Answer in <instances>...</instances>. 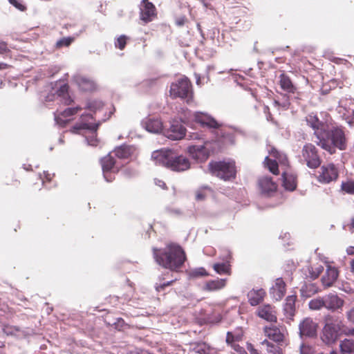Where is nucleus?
Here are the masks:
<instances>
[{
    "label": "nucleus",
    "instance_id": "1",
    "mask_svg": "<svg viewBox=\"0 0 354 354\" xmlns=\"http://www.w3.org/2000/svg\"><path fill=\"white\" fill-rule=\"evenodd\" d=\"M153 254L158 265L173 272H178L187 260L185 250L176 243L167 244L162 250L153 248Z\"/></svg>",
    "mask_w": 354,
    "mask_h": 354
},
{
    "label": "nucleus",
    "instance_id": "2",
    "mask_svg": "<svg viewBox=\"0 0 354 354\" xmlns=\"http://www.w3.org/2000/svg\"><path fill=\"white\" fill-rule=\"evenodd\" d=\"M317 146L330 154L336 153V150H345L347 147V138L342 126H333L323 131H317L316 140Z\"/></svg>",
    "mask_w": 354,
    "mask_h": 354
},
{
    "label": "nucleus",
    "instance_id": "3",
    "mask_svg": "<svg viewBox=\"0 0 354 354\" xmlns=\"http://www.w3.org/2000/svg\"><path fill=\"white\" fill-rule=\"evenodd\" d=\"M153 156L162 162V165L175 171H183L190 167L189 160L183 156H178L171 150L154 153Z\"/></svg>",
    "mask_w": 354,
    "mask_h": 354
},
{
    "label": "nucleus",
    "instance_id": "4",
    "mask_svg": "<svg viewBox=\"0 0 354 354\" xmlns=\"http://www.w3.org/2000/svg\"><path fill=\"white\" fill-rule=\"evenodd\" d=\"M209 172L225 181L236 177V170L234 162L225 161H211L208 164Z\"/></svg>",
    "mask_w": 354,
    "mask_h": 354
},
{
    "label": "nucleus",
    "instance_id": "5",
    "mask_svg": "<svg viewBox=\"0 0 354 354\" xmlns=\"http://www.w3.org/2000/svg\"><path fill=\"white\" fill-rule=\"evenodd\" d=\"M189 139L191 140H201V144L198 145H190L187 148V151L192 158L200 161H205L209 156V150L205 147V141L203 138L198 133H193L189 135Z\"/></svg>",
    "mask_w": 354,
    "mask_h": 354
},
{
    "label": "nucleus",
    "instance_id": "6",
    "mask_svg": "<svg viewBox=\"0 0 354 354\" xmlns=\"http://www.w3.org/2000/svg\"><path fill=\"white\" fill-rule=\"evenodd\" d=\"M301 156L306 165L310 169H316L321 165L322 160L318 150L312 143H306L301 149Z\"/></svg>",
    "mask_w": 354,
    "mask_h": 354
},
{
    "label": "nucleus",
    "instance_id": "7",
    "mask_svg": "<svg viewBox=\"0 0 354 354\" xmlns=\"http://www.w3.org/2000/svg\"><path fill=\"white\" fill-rule=\"evenodd\" d=\"M158 18L155 5L149 0H142L139 6V19L143 24H147Z\"/></svg>",
    "mask_w": 354,
    "mask_h": 354
},
{
    "label": "nucleus",
    "instance_id": "8",
    "mask_svg": "<svg viewBox=\"0 0 354 354\" xmlns=\"http://www.w3.org/2000/svg\"><path fill=\"white\" fill-rule=\"evenodd\" d=\"M170 95L173 97L187 98L192 94V84L187 78H181L170 86Z\"/></svg>",
    "mask_w": 354,
    "mask_h": 354
},
{
    "label": "nucleus",
    "instance_id": "9",
    "mask_svg": "<svg viewBox=\"0 0 354 354\" xmlns=\"http://www.w3.org/2000/svg\"><path fill=\"white\" fill-rule=\"evenodd\" d=\"M339 176L338 169L333 163L322 165L318 171L317 180L322 184H328L335 181Z\"/></svg>",
    "mask_w": 354,
    "mask_h": 354
},
{
    "label": "nucleus",
    "instance_id": "10",
    "mask_svg": "<svg viewBox=\"0 0 354 354\" xmlns=\"http://www.w3.org/2000/svg\"><path fill=\"white\" fill-rule=\"evenodd\" d=\"M93 115L91 114H82L80 116V120L79 122L76 123L72 127V132L75 133H78L80 130L82 129H88L91 130L93 132H96L100 123L91 122V120H93Z\"/></svg>",
    "mask_w": 354,
    "mask_h": 354
},
{
    "label": "nucleus",
    "instance_id": "11",
    "mask_svg": "<svg viewBox=\"0 0 354 354\" xmlns=\"http://www.w3.org/2000/svg\"><path fill=\"white\" fill-rule=\"evenodd\" d=\"M69 86L67 84H64L59 86L55 91V93L49 94L46 96V101H53L55 99V95L60 97L61 102L66 106L72 104L73 100L68 95Z\"/></svg>",
    "mask_w": 354,
    "mask_h": 354
},
{
    "label": "nucleus",
    "instance_id": "12",
    "mask_svg": "<svg viewBox=\"0 0 354 354\" xmlns=\"http://www.w3.org/2000/svg\"><path fill=\"white\" fill-rule=\"evenodd\" d=\"M259 188L261 194L267 196H270L277 190V185L271 177L263 176L258 180Z\"/></svg>",
    "mask_w": 354,
    "mask_h": 354
},
{
    "label": "nucleus",
    "instance_id": "13",
    "mask_svg": "<svg viewBox=\"0 0 354 354\" xmlns=\"http://www.w3.org/2000/svg\"><path fill=\"white\" fill-rule=\"evenodd\" d=\"M194 120L202 127L209 129H219L222 124L217 122L214 118L203 113H196L194 115Z\"/></svg>",
    "mask_w": 354,
    "mask_h": 354
},
{
    "label": "nucleus",
    "instance_id": "14",
    "mask_svg": "<svg viewBox=\"0 0 354 354\" xmlns=\"http://www.w3.org/2000/svg\"><path fill=\"white\" fill-rule=\"evenodd\" d=\"M286 292V284L282 277L276 279L274 284L270 288V294L276 301H280Z\"/></svg>",
    "mask_w": 354,
    "mask_h": 354
},
{
    "label": "nucleus",
    "instance_id": "15",
    "mask_svg": "<svg viewBox=\"0 0 354 354\" xmlns=\"http://www.w3.org/2000/svg\"><path fill=\"white\" fill-rule=\"evenodd\" d=\"M344 325L342 321L335 316H327L324 319V332H339Z\"/></svg>",
    "mask_w": 354,
    "mask_h": 354
},
{
    "label": "nucleus",
    "instance_id": "16",
    "mask_svg": "<svg viewBox=\"0 0 354 354\" xmlns=\"http://www.w3.org/2000/svg\"><path fill=\"white\" fill-rule=\"evenodd\" d=\"M257 314L259 317L268 322H277L276 311L274 310V307L271 305L267 304L259 306L257 310Z\"/></svg>",
    "mask_w": 354,
    "mask_h": 354
},
{
    "label": "nucleus",
    "instance_id": "17",
    "mask_svg": "<svg viewBox=\"0 0 354 354\" xmlns=\"http://www.w3.org/2000/svg\"><path fill=\"white\" fill-rule=\"evenodd\" d=\"M324 299L325 308L332 311L341 309L344 304V301L335 294H328L324 297Z\"/></svg>",
    "mask_w": 354,
    "mask_h": 354
},
{
    "label": "nucleus",
    "instance_id": "18",
    "mask_svg": "<svg viewBox=\"0 0 354 354\" xmlns=\"http://www.w3.org/2000/svg\"><path fill=\"white\" fill-rule=\"evenodd\" d=\"M82 108L80 106L75 107L66 108L62 111L57 112L55 114V120L58 123H66L69 120V118L76 115L79 111H82Z\"/></svg>",
    "mask_w": 354,
    "mask_h": 354
},
{
    "label": "nucleus",
    "instance_id": "19",
    "mask_svg": "<svg viewBox=\"0 0 354 354\" xmlns=\"http://www.w3.org/2000/svg\"><path fill=\"white\" fill-rule=\"evenodd\" d=\"M339 272L335 267L328 266L322 277V283L325 288L331 287L337 279Z\"/></svg>",
    "mask_w": 354,
    "mask_h": 354
},
{
    "label": "nucleus",
    "instance_id": "20",
    "mask_svg": "<svg viewBox=\"0 0 354 354\" xmlns=\"http://www.w3.org/2000/svg\"><path fill=\"white\" fill-rule=\"evenodd\" d=\"M186 129L181 124L173 123L168 132L167 137L171 140H180L185 136Z\"/></svg>",
    "mask_w": 354,
    "mask_h": 354
},
{
    "label": "nucleus",
    "instance_id": "21",
    "mask_svg": "<svg viewBox=\"0 0 354 354\" xmlns=\"http://www.w3.org/2000/svg\"><path fill=\"white\" fill-rule=\"evenodd\" d=\"M283 186L286 190L294 191L297 188V176L288 171L282 173Z\"/></svg>",
    "mask_w": 354,
    "mask_h": 354
},
{
    "label": "nucleus",
    "instance_id": "22",
    "mask_svg": "<svg viewBox=\"0 0 354 354\" xmlns=\"http://www.w3.org/2000/svg\"><path fill=\"white\" fill-rule=\"evenodd\" d=\"M305 120L308 126L314 130V136L316 138L317 131H323L324 123L319 120L317 115L310 113L306 115Z\"/></svg>",
    "mask_w": 354,
    "mask_h": 354
},
{
    "label": "nucleus",
    "instance_id": "23",
    "mask_svg": "<svg viewBox=\"0 0 354 354\" xmlns=\"http://www.w3.org/2000/svg\"><path fill=\"white\" fill-rule=\"evenodd\" d=\"M101 165L103 171H113V173L118 172L120 167L117 166L116 161L110 153L101 159Z\"/></svg>",
    "mask_w": 354,
    "mask_h": 354
},
{
    "label": "nucleus",
    "instance_id": "24",
    "mask_svg": "<svg viewBox=\"0 0 354 354\" xmlns=\"http://www.w3.org/2000/svg\"><path fill=\"white\" fill-rule=\"evenodd\" d=\"M227 279H216L214 280H209L204 285L203 290L208 292L217 291L225 287Z\"/></svg>",
    "mask_w": 354,
    "mask_h": 354
},
{
    "label": "nucleus",
    "instance_id": "25",
    "mask_svg": "<svg viewBox=\"0 0 354 354\" xmlns=\"http://www.w3.org/2000/svg\"><path fill=\"white\" fill-rule=\"evenodd\" d=\"M243 334L238 333L236 336L234 333H227L226 342L231 347L240 354L245 353L244 348L237 342L242 338Z\"/></svg>",
    "mask_w": 354,
    "mask_h": 354
},
{
    "label": "nucleus",
    "instance_id": "26",
    "mask_svg": "<svg viewBox=\"0 0 354 354\" xmlns=\"http://www.w3.org/2000/svg\"><path fill=\"white\" fill-rule=\"evenodd\" d=\"M268 153L270 156L275 158L276 160H278V162L281 167H285L286 168L289 167L290 165L288 158L286 154L283 152L278 150L274 147H272L268 151Z\"/></svg>",
    "mask_w": 354,
    "mask_h": 354
},
{
    "label": "nucleus",
    "instance_id": "27",
    "mask_svg": "<svg viewBox=\"0 0 354 354\" xmlns=\"http://www.w3.org/2000/svg\"><path fill=\"white\" fill-rule=\"evenodd\" d=\"M135 151L136 149L133 146L123 145L115 148L114 153L120 159H127L135 153Z\"/></svg>",
    "mask_w": 354,
    "mask_h": 354
},
{
    "label": "nucleus",
    "instance_id": "28",
    "mask_svg": "<svg viewBox=\"0 0 354 354\" xmlns=\"http://www.w3.org/2000/svg\"><path fill=\"white\" fill-rule=\"evenodd\" d=\"M297 300V295H289L286 299V302L283 306V311L288 318H292L295 313V302Z\"/></svg>",
    "mask_w": 354,
    "mask_h": 354
},
{
    "label": "nucleus",
    "instance_id": "29",
    "mask_svg": "<svg viewBox=\"0 0 354 354\" xmlns=\"http://www.w3.org/2000/svg\"><path fill=\"white\" fill-rule=\"evenodd\" d=\"M279 85L282 90L290 93H295L297 87L292 84L290 77L285 73L279 75Z\"/></svg>",
    "mask_w": 354,
    "mask_h": 354
},
{
    "label": "nucleus",
    "instance_id": "30",
    "mask_svg": "<svg viewBox=\"0 0 354 354\" xmlns=\"http://www.w3.org/2000/svg\"><path fill=\"white\" fill-rule=\"evenodd\" d=\"M145 129L152 133H158L162 130V123L158 118H147L144 122Z\"/></svg>",
    "mask_w": 354,
    "mask_h": 354
},
{
    "label": "nucleus",
    "instance_id": "31",
    "mask_svg": "<svg viewBox=\"0 0 354 354\" xmlns=\"http://www.w3.org/2000/svg\"><path fill=\"white\" fill-rule=\"evenodd\" d=\"M266 292L263 289L252 290L248 294V301L252 306H257L263 299Z\"/></svg>",
    "mask_w": 354,
    "mask_h": 354
},
{
    "label": "nucleus",
    "instance_id": "32",
    "mask_svg": "<svg viewBox=\"0 0 354 354\" xmlns=\"http://www.w3.org/2000/svg\"><path fill=\"white\" fill-rule=\"evenodd\" d=\"M299 332H317L318 324L310 317L304 318L299 324Z\"/></svg>",
    "mask_w": 354,
    "mask_h": 354
},
{
    "label": "nucleus",
    "instance_id": "33",
    "mask_svg": "<svg viewBox=\"0 0 354 354\" xmlns=\"http://www.w3.org/2000/svg\"><path fill=\"white\" fill-rule=\"evenodd\" d=\"M77 82L81 90L83 91H93L95 88V82L86 77H80L77 79Z\"/></svg>",
    "mask_w": 354,
    "mask_h": 354
},
{
    "label": "nucleus",
    "instance_id": "34",
    "mask_svg": "<svg viewBox=\"0 0 354 354\" xmlns=\"http://www.w3.org/2000/svg\"><path fill=\"white\" fill-rule=\"evenodd\" d=\"M105 323L107 325L113 326V328L118 331H124L129 329V326L125 324L122 318H115V322H111L107 318L105 319Z\"/></svg>",
    "mask_w": 354,
    "mask_h": 354
},
{
    "label": "nucleus",
    "instance_id": "35",
    "mask_svg": "<svg viewBox=\"0 0 354 354\" xmlns=\"http://www.w3.org/2000/svg\"><path fill=\"white\" fill-rule=\"evenodd\" d=\"M340 351L342 354H352L354 353V341L345 339L340 343Z\"/></svg>",
    "mask_w": 354,
    "mask_h": 354
},
{
    "label": "nucleus",
    "instance_id": "36",
    "mask_svg": "<svg viewBox=\"0 0 354 354\" xmlns=\"http://www.w3.org/2000/svg\"><path fill=\"white\" fill-rule=\"evenodd\" d=\"M263 163L266 167H267L272 174H273L274 175L279 174V163L276 160H272L268 156H266L264 159Z\"/></svg>",
    "mask_w": 354,
    "mask_h": 354
},
{
    "label": "nucleus",
    "instance_id": "37",
    "mask_svg": "<svg viewBox=\"0 0 354 354\" xmlns=\"http://www.w3.org/2000/svg\"><path fill=\"white\" fill-rule=\"evenodd\" d=\"M212 268L219 274H226L230 275L231 274L230 265L227 263H214Z\"/></svg>",
    "mask_w": 354,
    "mask_h": 354
},
{
    "label": "nucleus",
    "instance_id": "38",
    "mask_svg": "<svg viewBox=\"0 0 354 354\" xmlns=\"http://www.w3.org/2000/svg\"><path fill=\"white\" fill-rule=\"evenodd\" d=\"M322 342L328 346L333 345L338 339V333H322L320 337Z\"/></svg>",
    "mask_w": 354,
    "mask_h": 354
},
{
    "label": "nucleus",
    "instance_id": "39",
    "mask_svg": "<svg viewBox=\"0 0 354 354\" xmlns=\"http://www.w3.org/2000/svg\"><path fill=\"white\" fill-rule=\"evenodd\" d=\"M262 344L266 345L268 354H283L281 348L279 346L274 345L272 342L265 339Z\"/></svg>",
    "mask_w": 354,
    "mask_h": 354
},
{
    "label": "nucleus",
    "instance_id": "40",
    "mask_svg": "<svg viewBox=\"0 0 354 354\" xmlns=\"http://www.w3.org/2000/svg\"><path fill=\"white\" fill-rule=\"evenodd\" d=\"M309 308L312 310H319L322 308H325V299L324 297H318L313 299L309 302Z\"/></svg>",
    "mask_w": 354,
    "mask_h": 354
},
{
    "label": "nucleus",
    "instance_id": "41",
    "mask_svg": "<svg viewBox=\"0 0 354 354\" xmlns=\"http://www.w3.org/2000/svg\"><path fill=\"white\" fill-rule=\"evenodd\" d=\"M268 341L270 342H275L277 344V346L282 345V343L284 341V334L283 333H268Z\"/></svg>",
    "mask_w": 354,
    "mask_h": 354
},
{
    "label": "nucleus",
    "instance_id": "42",
    "mask_svg": "<svg viewBox=\"0 0 354 354\" xmlns=\"http://www.w3.org/2000/svg\"><path fill=\"white\" fill-rule=\"evenodd\" d=\"M341 189L349 194H354V180H347L342 182Z\"/></svg>",
    "mask_w": 354,
    "mask_h": 354
},
{
    "label": "nucleus",
    "instance_id": "43",
    "mask_svg": "<svg viewBox=\"0 0 354 354\" xmlns=\"http://www.w3.org/2000/svg\"><path fill=\"white\" fill-rule=\"evenodd\" d=\"M189 274L192 278H197V277L209 276V273L203 267L195 268V269L191 270L189 272Z\"/></svg>",
    "mask_w": 354,
    "mask_h": 354
},
{
    "label": "nucleus",
    "instance_id": "44",
    "mask_svg": "<svg viewBox=\"0 0 354 354\" xmlns=\"http://www.w3.org/2000/svg\"><path fill=\"white\" fill-rule=\"evenodd\" d=\"M73 41H74L73 37H63L56 42L55 47L57 49H59L62 47H68L72 44V42Z\"/></svg>",
    "mask_w": 354,
    "mask_h": 354
},
{
    "label": "nucleus",
    "instance_id": "45",
    "mask_svg": "<svg viewBox=\"0 0 354 354\" xmlns=\"http://www.w3.org/2000/svg\"><path fill=\"white\" fill-rule=\"evenodd\" d=\"M103 106V104L100 100H89L87 102L86 105V109L92 111H95L96 110L100 109Z\"/></svg>",
    "mask_w": 354,
    "mask_h": 354
},
{
    "label": "nucleus",
    "instance_id": "46",
    "mask_svg": "<svg viewBox=\"0 0 354 354\" xmlns=\"http://www.w3.org/2000/svg\"><path fill=\"white\" fill-rule=\"evenodd\" d=\"M129 38L126 35H120L115 42V46L120 50L124 49Z\"/></svg>",
    "mask_w": 354,
    "mask_h": 354
},
{
    "label": "nucleus",
    "instance_id": "47",
    "mask_svg": "<svg viewBox=\"0 0 354 354\" xmlns=\"http://www.w3.org/2000/svg\"><path fill=\"white\" fill-rule=\"evenodd\" d=\"M55 177V174L50 173L48 171H44L42 174H40V178L42 180V183H50Z\"/></svg>",
    "mask_w": 354,
    "mask_h": 354
},
{
    "label": "nucleus",
    "instance_id": "48",
    "mask_svg": "<svg viewBox=\"0 0 354 354\" xmlns=\"http://www.w3.org/2000/svg\"><path fill=\"white\" fill-rule=\"evenodd\" d=\"M192 354H207L205 344H197L192 351Z\"/></svg>",
    "mask_w": 354,
    "mask_h": 354
},
{
    "label": "nucleus",
    "instance_id": "49",
    "mask_svg": "<svg viewBox=\"0 0 354 354\" xmlns=\"http://www.w3.org/2000/svg\"><path fill=\"white\" fill-rule=\"evenodd\" d=\"M207 191H211L209 187L199 189L196 193V198L198 201L204 200L207 196Z\"/></svg>",
    "mask_w": 354,
    "mask_h": 354
},
{
    "label": "nucleus",
    "instance_id": "50",
    "mask_svg": "<svg viewBox=\"0 0 354 354\" xmlns=\"http://www.w3.org/2000/svg\"><path fill=\"white\" fill-rule=\"evenodd\" d=\"M8 1L10 4H12L20 11L26 10V6L23 3L22 1H19L17 0H8Z\"/></svg>",
    "mask_w": 354,
    "mask_h": 354
},
{
    "label": "nucleus",
    "instance_id": "51",
    "mask_svg": "<svg viewBox=\"0 0 354 354\" xmlns=\"http://www.w3.org/2000/svg\"><path fill=\"white\" fill-rule=\"evenodd\" d=\"M174 281H175V280H171V281H167L166 283H163L162 284H159V285L156 284L155 286L156 290L157 292H160V291L163 290L166 287L171 286Z\"/></svg>",
    "mask_w": 354,
    "mask_h": 354
},
{
    "label": "nucleus",
    "instance_id": "52",
    "mask_svg": "<svg viewBox=\"0 0 354 354\" xmlns=\"http://www.w3.org/2000/svg\"><path fill=\"white\" fill-rule=\"evenodd\" d=\"M115 174L113 171H103L104 177L107 182H112L115 179Z\"/></svg>",
    "mask_w": 354,
    "mask_h": 354
},
{
    "label": "nucleus",
    "instance_id": "53",
    "mask_svg": "<svg viewBox=\"0 0 354 354\" xmlns=\"http://www.w3.org/2000/svg\"><path fill=\"white\" fill-rule=\"evenodd\" d=\"M346 316L348 321L354 324V307L346 312Z\"/></svg>",
    "mask_w": 354,
    "mask_h": 354
},
{
    "label": "nucleus",
    "instance_id": "54",
    "mask_svg": "<svg viewBox=\"0 0 354 354\" xmlns=\"http://www.w3.org/2000/svg\"><path fill=\"white\" fill-rule=\"evenodd\" d=\"M344 229L351 232L354 231V217H352L350 221L344 225Z\"/></svg>",
    "mask_w": 354,
    "mask_h": 354
},
{
    "label": "nucleus",
    "instance_id": "55",
    "mask_svg": "<svg viewBox=\"0 0 354 354\" xmlns=\"http://www.w3.org/2000/svg\"><path fill=\"white\" fill-rule=\"evenodd\" d=\"M10 50L8 48V45L4 41H0V54H3L9 52Z\"/></svg>",
    "mask_w": 354,
    "mask_h": 354
},
{
    "label": "nucleus",
    "instance_id": "56",
    "mask_svg": "<svg viewBox=\"0 0 354 354\" xmlns=\"http://www.w3.org/2000/svg\"><path fill=\"white\" fill-rule=\"evenodd\" d=\"M10 67V65L6 63L0 62V70L7 69Z\"/></svg>",
    "mask_w": 354,
    "mask_h": 354
},
{
    "label": "nucleus",
    "instance_id": "57",
    "mask_svg": "<svg viewBox=\"0 0 354 354\" xmlns=\"http://www.w3.org/2000/svg\"><path fill=\"white\" fill-rule=\"evenodd\" d=\"M185 18L183 17V18H181V19H179L176 24L178 25V26H182L185 24Z\"/></svg>",
    "mask_w": 354,
    "mask_h": 354
},
{
    "label": "nucleus",
    "instance_id": "58",
    "mask_svg": "<svg viewBox=\"0 0 354 354\" xmlns=\"http://www.w3.org/2000/svg\"><path fill=\"white\" fill-rule=\"evenodd\" d=\"M112 317L111 315H109L108 314L105 318H104V320L107 318L108 320H109L111 322H115V319H111Z\"/></svg>",
    "mask_w": 354,
    "mask_h": 354
},
{
    "label": "nucleus",
    "instance_id": "59",
    "mask_svg": "<svg viewBox=\"0 0 354 354\" xmlns=\"http://www.w3.org/2000/svg\"><path fill=\"white\" fill-rule=\"evenodd\" d=\"M348 254H354V247H351L348 249Z\"/></svg>",
    "mask_w": 354,
    "mask_h": 354
},
{
    "label": "nucleus",
    "instance_id": "60",
    "mask_svg": "<svg viewBox=\"0 0 354 354\" xmlns=\"http://www.w3.org/2000/svg\"><path fill=\"white\" fill-rule=\"evenodd\" d=\"M158 185L162 187L163 189L167 188L166 184L163 181L159 180Z\"/></svg>",
    "mask_w": 354,
    "mask_h": 354
},
{
    "label": "nucleus",
    "instance_id": "61",
    "mask_svg": "<svg viewBox=\"0 0 354 354\" xmlns=\"http://www.w3.org/2000/svg\"><path fill=\"white\" fill-rule=\"evenodd\" d=\"M250 354H259V351L255 348L250 349Z\"/></svg>",
    "mask_w": 354,
    "mask_h": 354
},
{
    "label": "nucleus",
    "instance_id": "62",
    "mask_svg": "<svg viewBox=\"0 0 354 354\" xmlns=\"http://www.w3.org/2000/svg\"><path fill=\"white\" fill-rule=\"evenodd\" d=\"M351 271L354 273V259L351 262Z\"/></svg>",
    "mask_w": 354,
    "mask_h": 354
},
{
    "label": "nucleus",
    "instance_id": "63",
    "mask_svg": "<svg viewBox=\"0 0 354 354\" xmlns=\"http://www.w3.org/2000/svg\"><path fill=\"white\" fill-rule=\"evenodd\" d=\"M315 333H301L300 335H301V337H302L304 335H307L308 336H311L313 337Z\"/></svg>",
    "mask_w": 354,
    "mask_h": 354
},
{
    "label": "nucleus",
    "instance_id": "64",
    "mask_svg": "<svg viewBox=\"0 0 354 354\" xmlns=\"http://www.w3.org/2000/svg\"><path fill=\"white\" fill-rule=\"evenodd\" d=\"M283 330H284V329H283V328H277V327H275V328H274V329H273V330H274V332H277V330H278V332H281V331H283Z\"/></svg>",
    "mask_w": 354,
    "mask_h": 354
}]
</instances>
